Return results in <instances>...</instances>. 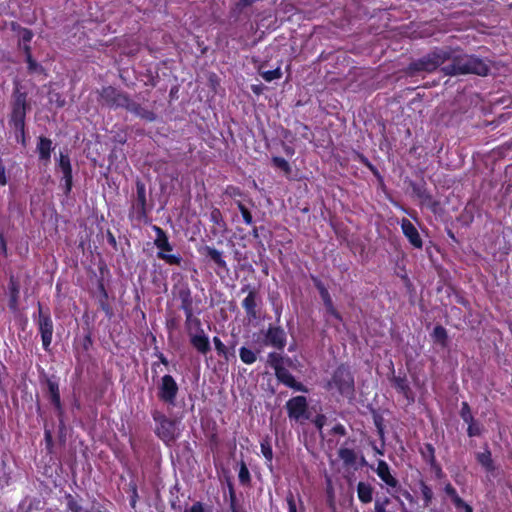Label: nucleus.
<instances>
[{
    "mask_svg": "<svg viewBox=\"0 0 512 512\" xmlns=\"http://www.w3.org/2000/svg\"><path fill=\"white\" fill-rule=\"evenodd\" d=\"M446 75L476 74L479 76L487 75L488 65L481 59L470 55H456L452 53V62L442 67Z\"/></svg>",
    "mask_w": 512,
    "mask_h": 512,
    "instance_id": "1",
    "label": "nucleus"
},
{
    "mask_svg": "<svg viewBox=\"0 0 512 512\" xmlns=\"http://www.w3.org/2000/svg\"><path fill=\"white\" fill-rule=\"evenodd\" d=\"M451 49H437L410 65L411 71L432 72L447 61L452 62Z\"/></svg>",
    "mask_w": 512,
    "mask_h": 512,
    "instance_id": "2",
    "label": "nucleus"
},
{
    "mask_svg": "<svg viewBox=\"0 0 512 512\" xmlns=\"http://www.w3.org/2000/svg\"><path fill=\"white\" fill-rule=\"evenodd\" d=\"M153 230L156 233L154 245L158 249L157 257L169 265H181L182 257L179 253H172L173 246L170 244L168 236L164 230L158 226H154Z\"/></svg>",
    "mask_w": 512,
    "mask_h": 512,
    "instance_id": "3",
    "label": "nucleus"
},
{
    "mask_svg": "<svg viewBox=\"0 0 512 512\" xmlns=\"http://www.w3.org/2000/svg\"><path fill=\"white\" fill-rule=\"evenodd\" d=\"M153 419L157 423L155 432L164 442L170 443L175 440L177 436V427L175 421L168 419L162 413L155 411Z\"/></svg>",
    "mask_w": 512,
    "mask_h": 512,
    "instance_id": "4",
    "label": "nucleus"
},
{
    "mask_svg": "<svg viewBox=\"0 0 512 512\" xmlns=\"http://www.w3.org/2000/svg\"><path fill=\"white\" fill-rule=\"evenodd\" d=\"M353 384L354 380L350 372L344 368L339 367L332 378V381L329 383V385L335 386L339 392L343 395L350 396L353 392Z\"/></svg>",
    "mask_w": 512,
    "mask_h": 512,
    "instance_id": "5",
    "label": "nucleus"
},
{
    "mask_svg": "<svg viewBox=\"0 0 512 512\" xmlns=\"http://www.w3.org/2000/svg\"><path fill=\"white\" fill-rule=\"evenodd\" d=\"M178 392V386L175 380L170 375H165L161 378L158 396L164 402L173 404Z\"/></svg>",
    "mask_w": 512,
    "mask_h": 512,
    "instance_id": "6",
    "label": "nucleus"
},
{
    "mask_svg": "<svg viewBox=\"0 0 512 512\" xmlns=\"http://www.w3.org/2000/svg\"><path fill=\"white\" fill-rule=\"evenodd\" d=\"M288 415L297 421L307 419V402L303 396H297L290 399L286 404Z\"/></svg>",
    "mask_w": 512,
    "mask_h": 512,
    "instance_id": "7",
    "label": "nucleus"
},
{
    "mask_svg": "<svg viewBox=\"0 0 512 512\" xmlns=\"http://www.w3.org/2000/svg\"><path fill=\"white\" fill-rule=\"evenodd\" d=\"M39 331L41 333L42 343L45 350H48L53 335V323L48 315L40 312L39 316Z\"/></svg>",
    "mask_w": 512,
    "mask_h": 512,
    "instance_id": "8",
    "label": "nucleus"
},
{
    "mask_svg": "<svg viewBox=\"0 0 512 512\" xmlns=\"http://www.w3.org/2000/svg\"><path fill=\"white\" fill-rule=\"evenodd\" d=\"M25 103V95H19L14 102L11 120L16 128L23 129L24 127Z\"/></svg>",
    "mask_w": 512,
    "mask_h": 512,
    "instance_id": "9",
    "label": "nucleus"
},
{
    "mask_svg": "<svg viewBox=\"0 0 512 512\" xmlns=\"http://www.w3.org/2000/svg\"><path fill=\"white\" fill-rule=\"evenodd\" d=\"M401 229L403 234L407 237L409 242L416 248L422 247V239L420 234L418 233L417 228L414 224L408 219H402L401 221Z\"/></svg>",
    "mask_w": 512,
    "mask_h": 512,
    "instance_id": "10",
    "label": "nucleus"
},
{
    "mask_svg": "<svg viewBox=\"0 0 512 512\" xmlns=\"http://www.w3.org/2000/svg\"><path fill=\"white\" fill-rule=\"evenodd\" d=\"M266 343L276 348H283L285 345V333L282 329L270 327L266 334Z\"/></svg>",
    "mask_w": 512,
    "mask_h": 512,
    "instance_id": "11",
    "label": "nucleus"
},
{
    "mask_svg": "<svg viewBox=\"0 0 512 512\" xmlns=\"http://www.w3.org/2000/svg\"><path fill=\"white\" fill-rule=\"evenodd\" d=\"M59 167L63 173V179L66 185V192H69L72 186V168L69 157L67 155H64L63 153L60 154Z\"/></svg>",
    "mask_w": 512,
    "mask_h": 512,
    "instance_id": "12",
    "label": "nucleus"
},
{
    "mask_svg": "<svg viewBox=\"0 0 512 512\" xmlns=\"http://www.w3.org/2000/svg\"><path fill=\"white\" fill-rule=\"evenodd\" d=\"M376 473L378 477L390 487H396L397 480L391 475L388 464L380 460L377 464Z\"/></svg>",
    "mask_w": 512,
    "mask_h": 512,
    "instance_id": "13",
    "label": "nucleus"
},
{
    "mask_svg": "<svg viewBox=\"0 0 512 512\" xmlns=\"http://www.w3.org/2000/svg\"><path fill=\"white\" fill-rule=\"evenodd\" d=\"M190 341L193 347L202 354H206L210 350L209 339L205 335L204 331L193 333L190 336Z\"/></svg>",
    "mask_w": 512,
    "mask_h": 512,
    "instance_id": "14",
    "label": "nucleus"
},
{
    "mask_svg": "<svg viewBox=\"0 0 512 512\" xmlns=\"http://www.w3.org/2000/svg\"><path fill=\"white\" fill-rule=\"evenodd\" d=\"M52 150V142L50 139L45 137H40L39 142L37 144V151L39 153V158L43 160L45 163L49 162Z\"/></svg>",
    "mask_w": 512,
    "mask_h": 512,
    "instance_id": "15",
    "label": "nucleus"
},
{
    "mask_svg": "<svg viewBox=\"0 0 512 512\" xmlns=\"http://www.w3.org/2000/svg\"><path fill=\"white\" fill-rule=\"evenodd\" d=\"M275 374L277 378L286 386L294 388L296 390H301V385L296 382L291 373H289V371L286 370L285 368L281 367L277 369V371H275Z\"/></svg>",
    "mask_w": 512,
    "mask_h": 512,
    "instance_id": "16",
    "label": "nucleus"
},
{
    "mask_svg": "<svg viewBox=\"0 0 512 512\" xmlns=\"http://www.w3.org/2000/svg\"><path fill=\"white\" fill-rule=\"evenodd\" d=\"M186 329L188 331L189 336L193 333L202 332L201 322L198 318L194 317L190 310L186 312Z\"/></svg>",
    "mask_w": 512,
    "mask_h": 512,
    "instance_id": "17",
    "label": "nucleus"
},
{
    "mask_svg": "<svg viewBox=\"0 0 512 512\" xmlns=\"http://www.w3.org/2000/svg\"><path fill=\"white\" fill-rule=\"evenodd\" d=\"M102 96L107 99L113 100V103L116 105H124V104L128 103V99L125 96L118 93L112 87L104 88L102 91Z\"/></svg>",
    "mask_w": 512,
    "mask_h": 512,
    "instance_id": "18",
    "label": "nucleus"
},
{
    "mask_svg": "<svg viewBox=\"0 0 512 512\" xmlns=\"http://www.w3.org/2000/svg\"><path fill=\"white\" fill-rule=\"evenodd\" d=\"M203 251L219 267L224 269L227 267L221 251L210 246L204 247Z\"/></svg>",
    "mask_w": 512,
    "mask_h": 512,
    "instance_id": "19",
    "label": "nucleus"
},
{
    "mask_svg": "<svg viewBox=\"0 0 512 512\" xmlns=\"http://www.w3.org/2000/svg\"><path fill=\"white\" fill-rule=\"evenodd\" d=\"M256 293L254 291H249L248 295L245 297V299L242 302V305L244 309L246 310V313L249 316L255 317L256 316Z\"/></svg>",
    "mask_w": 512,
    "mask_h": 512,
    "instance_id": "20",
    "label": "nucleus"
},
{
    "mask_svg": "<svg viewBox=\"0 0 512 512\" xmlns=\"http://www.w3.org/2000/svg\"><path fill=\"white\" fill-rule=\"evenodd\" d=\"M358 498L363 503H369L372 501V487L364 482H359L357 485Z\"/></svg>",
    "mask_w": 512,
    "mask_h": 512,
    "instance_id": "21",
    "label": "nucleus"
},
{
    "mask_svg": "<svg viewBox=\"0 0 512 512\" xmlns=\"http://www.w3.org/2000/svg\"><path fill=\"white\" fill-rule=\"evenodd\" d=\"M67 506L71 512H103L96 507L85 508L81 506L71 495L67 496Z\"/></svg>",
    "mask_w": 512,
    "mask_h": 512,
    "instance_id": "22",
    "label": "nucleus"
},
{
    "mask_svg": "<svg viewBox=\"0 0 512 512\" xmlns=\"http://www.w3.org/2000/svg\"><path fill=\"white\" fill-rule=\"evenodd\" d=\"M127 107L131 112L147 121L155 120V115L153 112L146 110L135 103L128 104Z\"/></svg>",
    "mask_w": 512,
    "mask_h": 512,
    "instance_id": "23",
    "label": "nucleus"
},
{
    "mask_svg": "<svg viewBox=\"0 0 512 512\" xmlns=\"http://www.w3.org/2000/svg\"><path fill=\"white\" fill-rule=\"evenodd\" d=\"M48 391L50 394L51 402L54 404L56 408L61 407V401H60V393H59V387L58 384L52 380L47 381Z\"/></svg>",
    "mask_w": 512,
    "mask_h": 512,
    "instance_id": "24",
    "label": "nucleus"
},
{
    "mask_svg": "<svg viewBox=\"0 0 512 512\" xmlns=\"http://www.w3.org/2000/svg\"><path fill=\"white\" fill-rule=\"evenodd\" d=\"M338 455L346 466H352L356 462V454L352 449L342 447L339 449Z\"/></svg>",
    "mask_w": 512,
    "mask_h": 512,
    "instance_id": "25",
    "label": "nucleus"
},
{
    "mask_svg": "<svg viewBox=\"0 0 512 512\" xmlns=\"http://www.w3.org/2000/svg\"><path fill=\"white\" fill-rule=\"evenodd\" d=\"M477 460L486 470L491 471L494 469L490 451L486 450L478 453Z\"/></svg>",
    "mask_w": 512,
    "mask_h": 512,
    "instance_id": "26",
    "label": "nucleus"
},
{
    "mask_svg": "<svg viewBox=\"0 0 512 512\" xmlns=\"http://www.w3.org/2000/svg\"><path fill=\"white\" fill-rule=\"evenodd\" d=\"M239 356H240V359L245 363V364H252L256 361L257 357H256V354L246 348V347H242L240 348L239 350Z\"/></svg>",
    "mask_w": 512,
    "mask_h": 512,
    "instance_id": "27",
    "label": "nucleus"
},
{
    "mask_svg": "<svg viewBox=\"0 0 512 512\" xmlns=\"http://www.w3.org/2000/svg\"><path fill=\"white\" fill-rule=\"evenodd\" d=\"M433 338L436 342L445 345L447 340V331L442 326H436L433 330Z\"/></svg>",
    "mask_w": 512,
    "mask_h": 512,
    "instance_id": "28",
    "label": "nucleus"
},
{
    "mask_svg": "<svg viewBox=\"0 0 512 512\" xmlns=\"http://www.w3.org/2000/svg\"><path fill=\"white\" fill-rule=\"evenodd\" d=\"M261 76L265 81L271 82L273 80L281 78L282 72H281L280 67H277L276 69H273V70L261 72Z\"/></svg>",
    "mask_w": 512,
    "mask_h": 512,
    "instance_id": "29",
    "label": "nucleus"
},
{
    "mask_svg": "<svg viewBox=\"0 0 512 512\" xmlns=\"http://www.w3.org/2000/svg\"><path fill=\"white\" fill-rule=\"evenodd\" d=\"M320 292H321L322 299H323V301L325 303V306L328 309V311L332 315H334L335 317H338V314H337V312L335 311V309L333 307L332 299H331L328 291L325 288H321Z\"/></svg>",
    "mask_w": 512,
    "mask_h": 512,
    "instance_id": "30",
    "label": "nucleus"
},
{
    "mask_svg": "<svg viewBox=\"0 0 512 512\" xmlns=\"http://www.w3.org/2000/svg\"><path fill=\"white\" fill-rule=\"evenodd\" d=\"M25 53L27 56L28 69L31 72H37L38 70H41V67L37 64V62L32 59L30 46H25Z\"/></svg>",
    "mask_w": 512,
    "mask_h": 512,
    "instance_id": "31",
    "label": "nucleus"
},
{
    "mask_svg": "<svg viewBox=\"0 0 512 512\" xmlns=\"http://www.w3.org/2000/svg\"><path fill=\"white\" fill-rule=\"evenodd\" d=\"M272 161H273V164H274L277 168H279V169L283 170V171H284V172H286V173H289V172H290V166H289V163H288L284 158H282V157H274V158L272 159Z\"/></svg>",
    "mask_w": 512,
    "mask_h": 512,
    "instance_id": "32",
    "label": "nucleus"
},
{
    "mask_svg": "<svg viewBox=\"0 0 512 512\" xmlns=\"http://www.w3.org/2000/svg\"><path fill=\"white\" fill-rule=\"evenodd\" d=\"M268 363L271 365V367L277 371V369L281 368V357L277 353H270L268 355Z\"/></svg>",
    "mask_w": 512,
    "mask_h": 512,
    "instance_id": "33",
    "label": "nucleus"
},
{
    "mask_svg": "<svg viewBox=\"0 0 512 512\" xmlns=\"http://www.w3.org/2000/svg\"><path fill=\"white\" fill-rule=\"evenodd\" d=\"M460 415H461L462 419L464 420V422H466V423H470L473 420V417H472V414L470 411V407L466 402L462 403Z\"/></svg>",
    "mask_w": 512,
    "mask_h": 512,
    "instance_id": "34",
    "label": "nucleus"
},
{
    "mask_svg": "<svg viewBox=\"0 0 512 512\" xmlns=\"http://www.w3.org/2000/svg\"><path fill=\"white\" fill-rule=\"evenodd\" d=\"M261 452L263 456L266 458V460L271 463L273 459V452L268 442L261 443Z\"/></svg>",
    "mask_w": 512,
    "mask_h": 512,
    "instance_id": "35",
    "label": "nucleus"
},
{
    "mask_svg": "<svg viewBox=\"0 0 512 512\" xmlns=\"http://www.w3.org/2000/svg\"><path fill=\"white\" fill-rule=\"evenodd\" d=\"M238 208L243 216L244 222L247 225H251L253 220H252V215L250 214L248 209L241 202H238Z\"/></svg>",
    "mask_w": 512,
    "mask_h": 512,
    "instance_id": "36",
    "label": "nucleus"
},
{
    "mask_svg": "<svg viewBox=\"0 0 512 512\" xmlns=\"http://www.w3.org/2000/svg\"><path fill=\"white\" fill-rule=\"evenodd\" d=\"M137 197L142 207H144L146 204V192L145 186L142 183H137Z\"/></svg>",
    "mask_w": 512,
    "mask_h": 512,
    "instance_id": "37",
    "label": "nucleus"
},
{
    "mask_svg": "<svg viewBox=\"0 0 512 512\" xmlns=\"http://www.w3.org/2000/svg\"><path fill=\"white\" fill-rule=\"evenodd\" d=\"M33 37V34L30 30L28 29H23L21 30L20 32V39H21V42L23 43V46H29L28 43L31 41Z\"/></svg>",
    "mask_w": 512,
    "mask_h": 512,
    "instance_id": "38",
    "label": "nucleus"
},
{
    "mask_svg": "<svg viewBox=\"0 0 512 512\" xmlns=\"http://www.w3.org/2000/svg\"><path fill=\"white\" fill-rule=\"evenodd\" d=\"M467 433L470 437L478 436L481 433V429L478 424L474 423L473 420L468 423Z\"/></svg>",
    "mask_w": 512,
    "mask_h": 512,
    "instance_id": "39",
    "label": "nucleus"
},
{
    "mask_svg": "<svg viewBox=\"0 0 512 512\" xmlns=\"http://www.w3.org/2000/svg\"><path fill=\"white\" fill-rule=\"evenodd\" d=\"M288 504V512H297L296 502L292 493H289L286 497Z\"/></svg>",
    "mask_w": 512,
    "mask_h": 512,
    "instance_id": "40",
    "label": "nucleus"
},
{
    "mask_svg": "<svg viewBox=\"0 0 512 512\" xmlns=\"http://www.w3.org/2000/svg\"><path fill=\"white\" fill-rule=\"evenodd\" d=\"M389 504V498H385L382 502H375V512H386V506Z\"/></svg>",
    "mask_w": 512,
    "mask_h": 512,
    "instance_id": "41",
    "label": "nucleus"
},
{
    "mask_svg": "<svg viewBox=\"0 0 512 512\" xmlns=\"http://www.w3.org/2000/svg\"><path fill=\"white\" fill-rule=\"evenodd\" d=\"M213 341L217 352L219 354H225L226 346L222 343V341L218 337H214Z\"/></svg>",
    "mask_w": 512,
    "mask_h": 512,
    "instance_id": "42",
    "label": "nucleus"
},
{
    "mask_svg": "<svg viewBox=\"0 0 512 512\" xmlns=\"http://www.w3.org/2000/svg\"><path fill=\"white\" fill-rule=\"evenodd\" d=\"M239 479L241 482H246L249 479V471L244 464L241 465Z\"/></svg>",
    "mask_w": 512,
    "mask_h": 512,
    "instance_id": "43",
    "label": "nucleus"
},
{
    "mask_svg": "<svg viewBox=\"0 0 512 512\" xmlns=\"http://www.w3.org/2000/svg\"><path fill=\"white\" fill-rule=\"evenodd\" d=\"M7 184L6 170L0 159V185L4 186Z\"/></svg>",
    "mask_w": 512,
    "mask_h": 512,
    "instance_id": "44",
    "label": "nucleus"
},
{
    "mask_svg": "<svg viewBox=\"0 0 512 512\" xmlns=\"http://www.w3.org/2000/svg\"><path fill=\"white\" fill-rule=\"evenodd\" d=\"M11 290H12L11 303H12L13 305H15V303H16V298H17L18 293H19V288H18V286L13 282V280H11Z\"/></svg>",
    "mask_w": 512,
    "mask_h": 512,
    "instance_id": "45",
    "label": "nucleus"
},
{
    "mask_svg": "<svg viewBox=\"0 0 512 512\" xmlns=\"http://www.w3.org/2000/svg\"><path fill=\"white\" fill-rule=\"evenodd\" d=\"M422 494H423L426 504H428L431 501L432 495H433L431 489L427 486H423Z\"/></svg>",
    "mask_w": 512,
    "mask_h": 512,
    "instance_id": "46",
    "label": "nucleus"
},
{
    "mask_svg": "<svg viewBox=\"0 0 512 512\" xmlns=\"http://www.w3.org/2000/svg\"><path fill=\"white\" fill-rule=\"evenodd\" d=\"M454 505L458 508V509H462L464 506H465V502L458 496V494L454 495L453 497H451Z\"/></svg>",
    "mask_w": 512,
    "mask_h": 512,
    "instance_id": "47",
    "label": "nucleus"
},
{
    "mask_svg": "<svg viewBox=\"0 0 512 512\" xmlns=\"http://www.w3.org/2000/svg\"><path fill=\"white\" fill-rule=\"evenodd\" d=\"M395 382H396V387L400 391L406 393V390L408 389V386H407L406 382L404 380H402V379H397Z\"/></svg>",
    "mask_w": 512,
    "mask_h": 512,
    "instance_id": "48",
    "label": "nucleus"
},
{
    "mask_svg": "<svg viewBox=\"0 0 512 512\" xmlns=\"http://www.w3.org/2000/svg\"><path fill=\"white\" fill-rule=\"evenodd\" d=\"M444 491L449 497H453L457 494L455 488L450 483L445 485Z\"/></svg>",
    "mask_w": 512,
    "mask_h": 512,
    "instance_id": "49",
    "label": "nucleus"
},
{
    "mask_svg": "<svg viewBox=\"0 0 512 512\" xmlns=\"http://www.w3.org/2000/svg\"><path fill=\"white\" fill-rule=\"evenodd\" d=\"M132 493H133V495L131 497V506L134 508L136 505L137 498H138L137 489H136L135 485L132 486Z\"/></svg>",
    "mask_w": 512,
    "mask_h": 512,
    "instance_id": "50",
    "label": "nucleus"
},
{
    "mask_svg": "<svg viewBox=\"0 0 512 512\" xmlns=\"http://www.w3.org/2000/svg\"><path fill=\"white\" fill-rule=\"evenodd\" d=\"M0 250L3 254H6L7 252L6 242L2 235L0 236Z\"/></svg>",
    "mask_w": 512,
    "mask_h": 512,
    "instance_id": "51",
    "label": "nucleus"
},
{
    "mask_svg": "<svg viewBox=\"0 0 512 512\" xmlns=\"http://www.w3.org/2000/svg\"><path fill=\"white\" fill-rule=\"evenodd\" d=\"M323 423H324V416H318L315 420V424L316 426L321 429L323 427Z\"/></svg>",
    "mask_w": 512,
    "mask_h": 512,
    "instance_id": "52",
    "label": "nucleus"
},
{
    "mask_svg": "<svg viewBox=\"0 0 512 512\" xmlns=\"http://www.w3.org/2000/svg\"><path fill=\"white\" fill-rule=\"evenodd\" d=\"M426 448H427L428 452H430L431 461H433L434 460V448L431 445H427Z\"/></svg>",
    "mask_w": 512,
    "mask_h": 512,
    "instance_id": "53",
    "label": "nucleus"
},
{
    "mask_svg": "<svg viewBox=\"0 0 512 512\" xmlns=\"http://www.w3.org/2000/svg\"><path fill=\"white\" fill-rule=\"evenodd\" d=\"M462 509L464 510V512H473L472 507L470 505H468L467 503L465 504V506Z\"/></svg>",
    "mask_w": 512,
    "mask_h": 512,
    "instance_id": "54",
    "label": "nucleus"
},
{
    "mask_svg": "<svg viewBox=\"0 0 512 512\" xmlns=\"http://www.w3.org/2000/svg\"><path fill=\"white\" fill-rule=\"evenodd\" d=\"M45 437H46V440H47V441H50V440H51V434H50V432H49V431H46V432H45Z\"/></svg>",
    "mask_w": 512,
    "mask_h": 512,
    "instance_id": "55",
    "label": "nucleus"
},
{
    "mask_svg": "<svg viewBox=\"0 0 512 512\" xmlns=\"http://www.w3.org/2000/svg\"><path fill=\"white\" fill-rule=\"evenodd\" d=\"M161 361H162L163 364H167V361H166L165 358H162Z\"/></svg>",
    "mask_w": 512,
    "mask_h": 512,
    "instance_id": "56",
    "label": "nucleus"
},
{
    "mask_svg": "<svg viewBox=\"0 0 512 512\" xmlns=\"http://www.w3.org/2000/svg\"><path fill=\"white\" fill-rule=\"evenodd\" d=\"M234 512H236V511H234Z\"/></svg>",
    "mask_w": 512,
    "mask_h": 512,
    "instance_id": "57",
    "label": "nucleus"
}]
</instances>
